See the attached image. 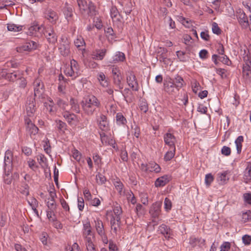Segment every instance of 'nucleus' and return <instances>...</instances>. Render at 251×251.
<instances>
[{"instance_id":"3c124183","label":"nucleus","mask_w":251,"mask_h":251,"mask_svg":"<svg viewBox=\"0 0 251 251\" xmlns=\"http://www.w3.org/2000/svg\"><path fill=\"white\" fill-rule=\"evenodd\" d=\"M41 28L38 25H33L30 26L28 28V32L30 35L34 34L36 32H38Z\"/></svg>"},{"instance_id":"423d86ee","label":"nucleus","mask_w":251,"mask_h":251,"mask_svg":"<svg viewBox=\"0 0 251 251\" xmlns=\"http://www.w3.org/2000/svg\"><path fill=\"white\" fill-rule=\"evenodd\" d=\"M34 97L38 99L44 98V85L41 79L37 78L33 82Z\"/></svg>"},{"instance_id":"9d476101","label":"nucleus","mask_w":251,"mask_h":251,"mask_svg":"<svg viewBox=\"0 0 251 251\" xmlns=\"http://www.w3.org/2000/svg\"><path fill=\"white\" fill-rule=\"evenodd\" d=\"M164 87V90L169 94L176 93L177 91H179L178 89H176V85L171 78L165 80Z\"/></svg>"},{"instance_id":"58836bf2","label":"nucleus","mask_w":251,"mask_h":251,"mask_svg":"<svg viewBox=\"0 0 251 251\" xmlns=\"http://www.w3.org/2000/svg\"><path fill=\"white\" fill-rule=\"evenodd\" d=\"M227 174L226 172L218 174L217 180L220 184H224L227 182L229 177L227 176Z\"/></svg>"},{"instance_id":"37998d69","label":"nucleus","mask_w":251,"mask_h":251,"mask_svg":"<svg viewBox=\"0 0 251 251\" xmlns=\"http://www.w3.org/2000/svg\"><path fill=\"white\" fill-rule=\"evenodd\" d=\"M22 25H18L14 24H8L7 28L8 30L13 32H19L23 29Z\"/></svg>"},{"instance_id":"a211bd4d","label":"nucleus","mask_w":251,"mask_h":251,"mask_svg":"<svg viewBox=\"0 0 251 251\" xmlns=\"http://www.w3.org/2000/svg\"><path fill=\"white\" fill-rule=\"evenodd\" d=\"M106 51L105 49L95 50L91 53V58L93 60H101L105 56Z\"/></svg>"},{"instance_id":"4be33fe9","label":"nucleus","mask_w":251,"mask_h":251,"mask_svg":"<svg viewBox=\"0 0 251 251\" xmlns=\"http://www.w3.org/2000/svg\"><path fill=\"white\" fill-rule=\"evenodd\" d=\"M170 181V176L168 175H164L157 178L154 182V186L156 187L164 186Z\"/></svg>"},{"instance_id":"f8f14e48","label":"nucleus","mask_w":251,"mask_h":251,"mask_svg":"<svg viewBox=\"0 0 251 251\" xmlns=\"http://www.w3.org/2000/svg\"><path fill=\"white\" fill-rule=\"evenodd\" d=\"M13 153L7 150L4 154L3 168H13Z\"/></svg>"},{"instance_id":"8fccbe9b","label":"nucleus","mask_w":251,"mask_h":251,"mask_svg":"<svg viewBox=\"0 0 251 251\" xmlns=\"http://www.w3.org/2000/svg\"><path fill=\"white\" fill-rule=\"evenodd\" d=\"M57 105L62 109L64 111L67 110V107L68 106V104L62 99L58 98L57 100Z\"/></svg>"},{"instance_id":"a19ab883","label":"nucleus","mask_w":251,"mask_h":251,"mask_svg":"<svg viewBox=\"0 0 251 251\" xmlns=\"http://www.w3.org/2000/svg\"><path fill=\"white\" fill-rule=\"evenodd\" d=\"M114 84L120 89L123 88V85L122 83V77L120 75L113 76Z\"/></svg>"},{"instance_id":"f704fd0d","label":"nucleus","mask_w":251,"mask_h":251,"mask_svg":"<svg viewBox=\"0 0 251 251\" xmlns=\"http://www.w3.org/2000/svg\"><path fill=\"white\" fill-rule=\"evenodd\" d=\"M149 172H154L156 173H159L161 171L160 166L154 162L151 161L149 163Z\"/></svg>"},{"instance_id":"de8ad7c7","label":"nucleus","mask_w":251,"mask_h":251,"mask_svg":"<svg viewBox=\"0 0 251 251\" xmlns=\"http://www.w3.org/2000/svg\"><path fill=\"white\" fill-rule=\"evenodd\" d=\"M37 160L41 166L43 167L47 166V159L43 154H40L38 155Z\"/></svg>"},{"instance_id":"39448f33","label":"nucleus","mask_w":251,"mask_h":251,"mask_svg":"<svg viewBox=\"0 0 251 251\" xmlns=\"http://www.w3.org/2000/svg\"><path fill=\"white\" fill-rule=\"evenodd\" d=\"M66 75L71 76L73 78H76L80 75L79 65L77 61L72 59L70 62V67L66 68L64 71Z\"/></svg>"},{"instance_id":"5701e85b","label":"nucleus","mask_w":251,"mask_h":251,"mask_svg":"<svg viewBox=\"0 0 251 251\" xmlns=\"http://www.w3.org/2000/svg\"><path fill=\"white\" fill-rule=\"evenodd\" d=\"M126 59L125 54L121 51H117L113 56L111 60L108 61L109 63L114 64L120 62H124Z\"/></svg>"},{"instance_id":"2eb2a0df","label":"nucleus","mask_w":251,"mask_h":251,"mask_svg":"<svg viewBox=\"0 0 251 251\" xmlns=\"http://www.w3.org/2000/svg\"><path fill=\"white\" fill-rule=\"evenodd\" d=\"M162 202L156 201L153 203L150 208V213L153 218H158L161 213Z\"/></svg>"},{"instance_id":"f257e3e1","label":"nucleus","mask_w":251,"mask_h":251,"mask_svg":"<svg viewBox=\"0 0 251 251\" xmlns=\"http://www.w3.org/2000/svg\"><path fill=\"white\" fill-rule=\"evenodd\" d=\"M84 113L87 115H92L97 108L100 107V101L94 96H89L81 103Z\"/></svg>"},{"instance_id":"c85d7f7f","label":"nucleus","mask_w":251,"mask_h":251,"mask_svg":"<svg viewBox=\"0 0 251 251\" xmlns=\"http://www.w3.org/2000/svg\"><path fill=\"white\" fill-rule=\"evenodd\" d=\"M27 201L29 205L31 207L32 209L33 210L34 212L38 217V211L36 209L38 206V201L37 200L33 197H31L29 199L27 200Z\"/></svg>"},{"instance_id":"0eeeda50","label":"nucleus","mask_w":251,"mask_h":251,"mask_svg":"<svg viewBox=\"0 0 251 251\" xmlns=\"http://www.w3.org/2000/svg\"><path fill=\"white\" fill-rule=\"evenodd\" d=\"M163 139L165 143L164 148H176V139L174 135L169 132L165 133L163 135Z\"/></svg>"},{"instance_id":"473e14b6","label":"nucleus","mask_w":251,"mask_h":251,"mask_svg":"<svg viewBox=\"0 0 251 251\" xmlns=\"http://www.w3.org/2000/svg\"><path fill=\"white\" fill-rule=\"evenodd\" d=\"M159 231L163 234L166 238H169L171 234L170 228L166 225L162 224L159 226Z\"/></svg>"},{"instance_id":"e433bc0d","label":"nucleus","mask_w":251,"mask_h":251,"mask_svg":"<svg viewBox=\"0 0 251 251\" xmlns=\"http://www.w3.org/2000/svg\"><path fill=\"white\" fill-rule=\"evenodd\" d=\"M244 142V137L240 135L235 141L237 153L240 154L242 151V143Z\"/></svg>"},{"instance_id":"7ed1b4c3","label":"nucleus","mask_w":251,"mask_h":251,"mask_svg":"<svg viewBox=\"0 0 251 251\" xmlns=\"http://www.w3.org/2000/svg\"><path fill=\"white\" fill-rule=\"evenodd\" d=\"M94 224L95 228L98 234L101 237L103 243L107 244L108 241L102 221L99 218H96L94 220Z\"/></svg>"},{"instance_id":"680f3d73","label":"nucleus","mask_w":251,"mask_h":251,"mask_svg":"<svg viewBox=\"0 0 251 251\" xmlns=\"http://www.w3.org/2000/svg\"><path fill=\"white\" fill-rule=\"evenodd\" d=\"M212 30L213 33L217 35H220L221 33V29L218 26V24L214 22L212 25Z\"/></svg>"},{"instance_id":"4468645a","label":"nucleus","mask_w":251,"mask_h":251,"mask_svg":"<svg viewBox=\"0 0 251 251\" xmlns=\"http://www.w3.org/2000/svg\"><path fill=\"white\" fill-rule=\"evenodd\" d=\"M26 110L28 116H32L35 112V99L32 97L28 98L26 101Z\"/></svg>"},{"instance_id":"6e6d98bb","label":"nucleus","mask_w":251,"mask_h":251,"mask_svg":"<svg viewBox=\"0 0 251 251\" xmlns=\"http://www.w3.org/2000/svg\"><path fill=\"white\" fill-rule=\"evenodd\" d=\"M29 186L27 184L24 183L20 187V192L22 194L27 196L29 195Z\"/></svg>"},{"instance_id":"603ef678","label":"nucleus","mask_w":251,"mask_h":251,"mask_svg":"<svg viewBox=\"0 0 251 251\" xmlns=\"http://www.w3.org/2000/svg\"><path fill=\"white\" fill-rule=\"evenodd\" d=\"M172 207V202L168 198H166L164 200V209L166 211L169 212Z\"/></svg>"},{"instance_id":"f3484780","label":"nucleus","mask_w":251,"mask_h":251,"mask_svg":"<svg viewBox=\"0 0 251 251\" xmlns=\"http://www.w3.org/2000/svg\"><path fill=\"white\" fill-rule=\"evenodd\" d=\"M45 18L51 23L54 24L58 19L57 13L51 9H48L45 13Z\"/></svg>"},{"instance_id":"9b49d317","label":"nucleus","mask_w":251,"mask_h":251,"mask_svg":"<svg viewBox=\"0 0 251 251\" xmlns=\"http://www.w3.org/2000/svg\"><path fill=\"white\" fill-rule=\"evenodd\" d=\"M110 17L114 24H117L118 25H121L122 24L121 16L117 9L114 5H112L110 9Z\"/></svg>"},{"instance_id":"4d7b16f0","label":"nucleus","mask_w":251,"mask_h":251,"mask_svg":"<svg viewBox=\"0 0 251 251\" xmlns=\"http://www.w3.org/2000/svg\"><path fill=\"white\" fill-rule=\"evenodd\" d=\"M96 177L97 182L99 184H102L106 181V177L100 173L96 175Z\"/></svg>"},{"instance_id":"cd10ccee","label":"nucleus","mask_w":251,"mask_h":251,"mask_svg":"<svg viewBox=\"0 0 251 251\" xmlns=\"http://www.w3.org/2000/svg\"><path fill=\"white\" fill-rule=\"evenodd\" d=\"M100 128L102 130H107L108 128V123L107 121V117L101 114L99 120Z\"/></svg>"},{"instance_id":"f03ea898","label":"nucleus","mask_w":251,"mask_h":251,"mask_svg":"<svg viewBox=\"0 0 251 251\" xmlns=\"http://www.w3.org/2000/svg\"><path fill=\"white\" fill-rule=\"evenodd\" d=\"M77 5L82 15L93 16L96 15V6L92 2L88 3L86 0H77Z\"/></svg>"},{"instance_id":"2f4dec72","label":"nucleus","mask_w":251,"mask_h":251,"mask_svg":"<svg viewBox=\"0 0 251 251\" xmlns=\"http://www.w3.org/2000/svg\"><path fill=\"white\" fill-rule=\"evenodd\" d=\"M63 13L67 21L68 22L71 21L73 15L72 7L69 6L67 3H66V6L64 7Z\"/></svg>"},{"instance_id":"7c9ffc66","label":"nucleus","mask_w":251,"mask_h":251,"mask_svg":"<svg viewBox=\"0 0 251 251\" xmlns=\"http://www.w3.org/2000/svg\"><path fill=\"white\" fill-rule=\"evenodd\" d=\"M205 240L202 238H196L195 236H191L189 239V244L193 247L197 245L201 246L204 245Z\"/></svg>"},{"instance_id":"dca6fc26","label":"nucleus","mask_w":251,"mask_h":251,"mask_svg":"<svg viewBox=\"0 0 251 251\" xmlns=\"http://www.w3.org/2000/svg\"><path fill=\"white\" fill-rule=\"evenodd\" d=\"M83 228L82 230V236H92L94 238V233L92 230V227L88 219L85 222L83 221Z\"/></svg>"},{"instance_id":"c03bdc74","label":"nucleus","mask_w":251,"mask_h":251,"mask_svg":"<svg viewBox=\"0 0 251 251\" xmlns=\"http://www.w3.org/2000/svg\"><path fill=\"white\" fill-rule=\"evenodd\" d=\"M173 81L174 82L175 84L176 85V89H178L179 90L183 86L184 80L182 77L180 76L177 75L174 79H173Z\"/></svg>"},{"instance_id":"338daca9","label":"nucleus","mask_w":251,"mask_h":251,"mask_svg":"<svg viewBox=\"0 0 251 251\" xmlns=\"http://www.w3.org/2000/svg\"><path fill=\"white\" fill-rule=\"evenodd\" d=\"M114 186L118 192L122 194L124 187L123 184L120 181H116L114 182Z\"/></svg>"},{"instance_id":"774afa93","label":"nucleus","mask_w":251,"mask_h":251,"mask_svg":"<svg viewBox=\"0 0 251 251\" xmlns=\"http://www.w3.org/2000/svg\"><path fill=\"white\" fill-rule=\"evenodd\" d=\"M47 206L48 209H56V204L55 200H50L47 202Z\"/></svg>"},{"instance_id":"4c0bfd02","label":"nucleus","mask_w":251,"mask_h":251,"mask_svg":"<svg viewBox=\"0 0 251 251\" xmlns=\"http://www.w3.org/2000/svg\"><path fill=\"white\" fill-rule=\"evenodd\" d=\"M116 120L117 125L120 126H125L127 123L126 118L123 116L122 113L120 112L117 113Z\"/></svg>"},{"instance_id":"393cba45","label":"nucleus","mask_w":251,"mask_h":251,"mask_svg":"<svg viewBox=\"0 0 251 251\" xmlns=\"http://www.w3.org/2000/svg\"><path fill=\"white\" fill-rule=\"evenodd\" d=\"M120 224L121 220L117 221V219L116 218H114V215L112 214L110 219L111 228L116 234L117 233L118 229L120 227Z\"/></svg>"},{"instance_id":"c9c22d12","label":"nucleus","mask_w":251,"mask_h":251,"mask_svg":"<svg viewBox=\"0 0 251 251\" xmlns=\"http://www.w3.org/2000/svg\"><path fill=\"white\" fill-rule=\"evenodd\" d=\"M20 76V73L16 72L9 73L6 72V75L5 76V78L9 81H14L18 80Z\"/></svg>"},{"instance_id":"412c9836","label":"nucleus","mask_w":251,"mask_h":251,"mask_svg":"<svg viewBox=\"0 0 251 251\" xmlns=\"http://www.w3.org/2000/svg\"><path fill=\"white\" fill-rule=\"evenodd\" d=\"M62 114L66 121L70 125H75L77 122L76 116L74 114L71 113L67 110L63 111Z\"/></svg>"},{"instance_id":"c756f323","label":"nucleus","mask_w":251,"mask_h":251,"mask_svg":"<svg viewBox=\"0 0 251 251\" xmlns=\"http://www.w3.org/2000/svg\"><path fill=\"white\" fill-rule=\"evenodd\" d=\"M243 179L246 183L251 182V163H249L247 166L244 171Z\"/></svg>"},{"instance_id":"b1692460","label":"nucleus","mask_w":251,"mask_h":251,"mask_svg":"<svg viewBox=\"0 0 251 251\" xmlns=\"http://www.w3.org/2000/svg\"><path fill=\"white\" fill-rule=\"evenodd\" d=\"M100 139L102 144L103 145H110L115 148V142L111 138L106 135L104 132H101L100 133Z\"/></svg>"},{"instance_id":"79ce46f5","label":"nucleus","mask_w":251,"mask_h":251,"mask_svg":"<svg viewBox=\"0 0 251 251\" xmlns=\"http://www.w3.org/2000/svg\"><path fill=\"white\" fill-rule=\"evenodd\" d=\"M114 218L117 219V221L121 220V215L122 213V209L119 205L114 206L113 208Z\"/></svg>"},{"instance_id":"864d4df0","label":"nucleus","mask_w":251,"mask_h":251,"mask_svg":"<svg viewBox=\"0 0 251 251\" xmlns=\"http://www.w3.org/2000/svg\"><path fill=\"white\" fill-rule=\"evenodd\" d=\"M244 64H243V67H249V68H251V57L250 55L248 54H246L243 57Z\"/></svg>"},{"instance_id":"bb28decb","label":"nucleus","mask_w":251,"mask_h":251,"mask_svg":"<svg viewBox=\"0 0 251 251\" xmlns=\"http://www.w3.org/2000/svg\"><path fill=\"white\" fill-rule=\"evenodd\" d=\"M167 49L165 48H160L158 52L159 54V60L161 62H163L165 64H166L167 61L169 60V59L167 58Z\"/></svg>"},{"instance_id":"ddd939ff","label":"nucleus","mask_w":251,"mask_h":251,"mask_svg":"<svg viewBox=\"0 0 251 251\" xmlns=\"http://www.w3.org/2000/svg\"><path fill=\"white\" fill-rule=\"evenodd\" d=\"M126 81L128 86L133 91H137L139 90V85L135 75L132 73H130L126 77Z\"/></svg>"},{"instance_id":"6ab92c4d","label":"nucleus","mask_w":251,"mask_h":251,"mask_svg":"<svg viewBox=\"0 0 251 251\" xmlns=\"http://www.w3.org/2000/svg\"><path fill=\"white\" fill-rule=\"evenodd\" d=\"M37 47L38 44L36 42L31 41L18 48V51L22 52L23 51H30L36 49Z\"/></svg>"},{"instance_id":"aec40b11","label":"nucleus","mask_w":251,"mask_h":251,"mask_svg":"<svg viewBox=\"0 0 251 251\" xmlns=\"http://www.w3.org/2000/svg\"><path fill=\"white\" fill-rule=\"evenodd\" d=\"M45 34L50 43L54 44L57 42V36L51 28L47 29Z\"/></svg>"},{"instance_id":"ea45409f","label":"nucleus","mask_w":251,"mask_h":251,"mask_svg":"<svg viewBox=\"0 0 251 251\" xmlns=\"http://www.w3.org/2000/svg\"><path fill=\"white\" fill-rule=\"evenodd\" d=\"M75 46L78 48L81 49V47H85V43L84 39L81 35H77L76 38L74 40Z\"/></svg>"},{"instance_id":"20e7f679","label":"nucleus","mask_w":251,"mask_h":251,"mask_svg":"<svg viewBox=\"0 0 251 251\" xmlns=\"http://www.w3.org/2000/svg\"><path fill=\"white\" fill-rule=\"evenodd\" d=\"M13 168H3V178L4 182L10 185L13 181H15L19 178V174L17 172L12 173Z\"/></svg>"},{"instance_id":"0e129e2a","label":"nucleus","mask_w":251,"mask_h":251,"mask_svg":"<svg viewBox=\"0 0 251 251\" xmlns=\"http://www.w3.org/2000/svg\"><path fill=\"white\" fill-rule=\"evenodd\" d=\"M231 247L230 243L228 242H224L220 246V251H229Z\"/></svg>"},{"instance_id":"69168bd1","label":"nucleus","mask_w":251,"mask_h":251,"mask_svg":"<svg viewBox=\"0 0 251 251\" xmlns=\"http://www.w3.org/2000/svg\"><path fill=\"white\" fill-rule=\"evenodd\" d=\"M243 74L247 79L250 78L251 77V68L249 67H243Z\"/></svg>"},{"instance_id":"a878e982","label":"nucleus","mask_w":251,"mask_h":251,"mask_svg":"<svg viewBox=\"0 0 251 251\" xmlns=\"http://www.w3.org/2000/svg\"><path fill=\"white\" fill-rule=\"evenodd\" d=\"M26 124V129L30 135H36L38 132V128L30 120L27 121Z\"/></svg>"},{"instance_id":"a18cd8bd","label":"nucleus","mask_w":251,"mask_h":251,"mask_svg":"<svg viewBox=\"0 0 251 251\" xmlns=\"http://www.w3.org/2000/svg\"><path fill=\"white\" fill-rule=\"evenodd\" d=\"M70 104L72 109L76 113L80 112V107L77 100L73 98L70 100Z\"/></svg>"},{"instance_id":"72a5a7b5","label":"nucleus","mask_w":251,"mask_h":251,"mask_svg":"<svg viewBox=\"0 0 251 251\" xmlns=\"http://www.w3.org/2000/svg\"><path fill=\"white\" fill-rule=\"evenodd\" d=\"M176 148H168V151L165 154L164 160L167 162L170 161L175 156L176 154Z\"/></svg>"},{"instance_id":"bf43d9fd","label":"nucleus","mask_w":251,"mask_h":251,"mask_svg":"<svg viewBox=\"0 0 251 251\" xmlns=\"http://www.w3.org/2000/svg\"><path fill=\"white\" fill-rule=\"evenodd\" d=\"M84 63L85 66L92 69L96 68L98 65V64L93 60H89L88 59L85 60Z\"/></svg>"},{"instance_id":"e2e57ef3","label":"nucleus","mask_w":251,"mask_h":251,"mask_svg":"<svg viewBox=\"0 0 251 251\" xmlns=\"http://www.w3.org/2000/svg\"><path fill=\"white\" fill-rule=\"evenodd\" d=\"M94 23L95 26L98 29L102 28L103 25L101 20L98 17H95L94 19Z\"/></svg>"},{"instance_id":"052dcab7","label":"nucleus","mask_w":251,"mask_h":251,"mask_svg":"<svg viewBox=\"0 0 251 251\" xmlns=\"http://www.w3.org/2000/svg\"><path fill=\"white\" fill-rule=\"evenodd\" d=\"M140 109L144 113H146L148 110V105L145 100H142L140 101L139 105Z\"/></svg>"},{"instance_id":"49530a36","label":"nucleus","mask_w":251,"mask_h":251,"mask_svg":"<svg viewBox=\"0 0 251 251\" xmlns=\"http://www.w3.org/2000/svg\"><path fill=\"white\" fill-rule=\"evenodd\" d=\"M56 127L60 131H64L66 129L67 125L65 123L60 120H55Z\"/></svg>"},{"instance_id":"6e6552de","label":"nucleus","mask_w":251,"mask_h":251,"mask_svg":"<svg viewBox=\"0 0 251 251\" xmlns=\"http://www.w3.org/2000/svg\"><path fill=\"white\" fill-rule=\"evenodd\" d=\"M59 50L61 54L64 56H67L70 53V42L65 37H62L60 41Z\"/></svg>"},{"instance_id":"1a4fd4ad","label":"nucleus","mask_w":251,"mask_h":251,"mask_svg":"<svg viewBox=\"0 0 251 251\" xmlns=\"http://www.w3.org/2000/svg\"><path fill=\"white\" fill-rule=\"evenodd\" d=\"M236 16L242 28H247L249 26L248 17L243 10L238 9L236 12Z\"/></svg>"},{"instance_id":"5fc2aeb1","label":"nucleus","mask_w":251,"mask_h":251,"mask_svg":"<svg viewBox=\"0 0 251 251\" xmlns=\"http://www.w3.org/2000/svg\"><path fill=\"white\" fill-rule=\"evenodd\" d=\"M244 64H243V67H249V68H251V57L250 55L248 54H246L243 57Z\"/></svg>"},{"instance_id":"09e8293b","label":"nucleus","mask_w":251,"mask_h":251,"mask_svg":"<svg viewBox=\"0 0 251 251\" xmlns=\"http://www.w3.org/2000/svg\"><path fill=\"white\" fill-rule=\"evenodd\" d=\"M27 163L29 168L31 169L32 170L35 171L37 169L38 166L34 159L31 158H28Z\"/></svg>"},{"instance_id":"13d9d810","label":"nucleus","mask_w":251,"mask_h":251,"mask_svg":"<svg viewBox=\"0 0 251 251\" xmlns=\"http://www.w3.org/2000/svg\"><path fill=\"white\" fill-rule=\"evenodd\" d=\"M214 180V177L211 174H208L205 176V183L206 186H209Z\"/></svg>"}]
</instances>
